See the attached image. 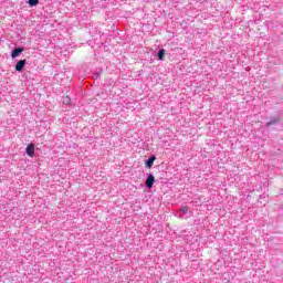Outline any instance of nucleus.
<instances>
[{
  "label": "nucleus",
  "instance_id": "nucleus-1",
  "mask_svg": "<svg viewBox=\"0 0 283 283\" xmlns=\"http://www.w3.org/2000/svg\"><path fill=\"white\" fill-rule=\"evenodd\" d=\"M154 182H156V178L153 175H149L146 179V187L151 189V187H154Z\"/></svg>",
  "mask_w": 283,
  "mask_h": 283
},
{
  "label": "nucleus",
  "instance_id": "nucleus-3",
  "mask_svg": "<svg viewBox=\"0 0 283 283\" xmlns=\"http://www.w3.org/2000/svg\"><path fill=\"white\" fill-rule=\"evenodd\" d=\"M23 67H25V60H20V61L15 64V71H17V72H21V70H23Z\"/></svg>",
  "mask_w": 283,
  "mask_h": 283
},
{
  "label": "nucleus",
  "instance_id": "nucleus-9",
  "mask_svg": "<svg viewBox=\"0 0 283 283\" xmlns=\"http://www.w3.org/2000/svg\"><path fill=\"white\" fill-rule=\"evenodd\" d=\"M275 123H277V119H274L272 122H268L265 125H266V127H271V125H275Z\"/></svg>",
  "mask_w": 283,
  "mask_h": 283
},
{
  "label": "nucleus",
  "instance_id": "nucleus-6",
  "mask_svg": "<svg viewBox=\"0 0 283 283\" xmlns=\"http://www.w3.org/2000/svg\"><path fill=\"white\" fill-rule=\"evenodd\" d=\"M165 54H166L165 49L159 50V52L157 54L159 61H163L165 59Z\"/></svg>",
  "mask_w": 283,
  "mask_h": 283
},
{
  "label": "nucleus",
  "instance_id": "nucleus-2",
  "mask_svg": "<svg viewBox=\"0 0 283 283\" xmlns=\"http://www.w3.org/2000/svg\"><path fill=\"white\" fill-rule=\"evenodd\" d=\"M27 154L30 156V158H34V144H29L27 146Z\"/></svg>",
  "mask_w": 283,
  "mask_h": 283
},
{
  "label": "nucleus",
  "instance_id": "nucleus-7",
  "mask_svg": "<svg viewBox=\"0 0 283 283\" xmlns=\"http://www.w3.org/2000/svg\"><path fill=\"white\" fill-rule=\"evenodd\" d=\"M62 98H63L62 102L64 103V105H70V103L72 101V99H70V96H63Z\"/></svg>",
  "mask_w": 283,
  "mask_h": 283
},
{
  "label": "nucleus",
  "instance_id": "nucleus-10",
  "mask_svg": "<svg viewBox=\"0 0 283 283\" xmlns=\"http://www.w3.org/2000/svg\"><path fill=\"white\" fill-rule=\"evenodd\" d=\"M181 211H182V213H187L189 211V209L187 207H182Z\"/></svg>",
  "mask_w": 283,
  "mask_h": 283
},
{
  "label": "nucleus",
  "instance_id": "nucleus-5",
  "mask_svg": "<svg viewBox=\"0 0 283 283\" xmlns=\"http://www.w3.org/2000/svg\"><path fill=\"white\" fill-rule=\"evenodd\" d=\"M156 160V157H150L147 161H146V167L148 169H151V167H154V161Z\"/></svg>",
  "mask_w": 283,
  "mask_h": 283
},
{
  "label": "nucleus",
  "instance_id": "nucleus-8",
  "mask_svg": "<svg viewBox=\"0 0 283 283\" xmlns=\"http://www.w3.org/2000/svg\"><path fill=\"white\" fill-rule=\"evenodd\" d=\"M28 3L31 7L39 6V0H29Z\"/></svg>",
  "mask_w": 283,
  "mask_h": 283
},
{
  "label": "nucleus",
  "instance_id": "nucleus-4",
  "mask_svg": "<svg viewBox=\"0 0 283 283\" xmlns=\"http://www.w3.org/2000/svg\"><path fill=\"white\" fill-rule=\"evenodd\" d=\"M23 48H17V49H14L13 51H12V53H11V57L12 59H17V56H19V54H21V52H23Z\"/></svg>",
  "mask_w": 283,
  "mask_h": 283
}]
</instances>
